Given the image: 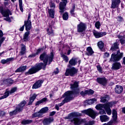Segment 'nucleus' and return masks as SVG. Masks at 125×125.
Returning <instances> with one entry per match:
<instances>
[{"label":"nucleus","instance_id":"10","mask_svg":"<svg viewBox=\"0 0 125 125\" xmlns=\"http://www.w3.org/2000/svg\"><path fill=\"white\" fill-rule=\"evenodd\" d=\"M31 13H29L28 16L27 20L24 21L23 25L25 27L26 31H30L32 29V22H31Z\"/></svg>","mask_w":125,"mask_h":125},{"label":"nucleus","instance_id":"47","mask_svg":"<svg viewBox=\"0 0 125 125\" xmlns=\"http://www.w3.org/2000/svg\"><path fill=\"white\" fill-rule=\"evenodd\" d=\"M100 22L99 21H97L95 23V26L97 29H99L100 28Z\"/></svg>","mask_w":125,"mask_h":125},{"label":"nucleus","instance_id":"58","mask_svg":"<svg viewBox=\"0 0 125 125\" xmlns=\"http://www.w3.org/2000/svg\"><path fill=\"white\" fill-rule=\"evenodd\" d=\"M25 28V26L23 25L22 26H21V27H20V28L19 29L20 31L21 32H23V31H24V28Z\"/></svg>","mask_w":125,"mask_h":125},{"label":"nucleus","instance_id":"37","mask_svg":"<svg viewBox=\"0 0 125 125\" xmlns=\"http://www.w3.org/2000/svg\"><path fill=\"white\" fill-rule=\"evenodd\" d=\"M42 114L39 111V112H36L32 114V118L34 119V118H37L38 117H42Z\"/></svg>","mask_w":125,"mask_h":125},{"label":"nucleus","instance_id":"34","mask_svg":"<svg viewBox=\"0 0 125 125\" xmlns=\"http://www.w3.org/2000/svg\"><path fill=\"white\" fill-rule=\"evenodd\" d=\"M86 50L88 52L87 53V55L91 56L94 53V52L92 50V48H91V47H88L86 49Z\"/></svg>","mask_w":125,"mask_h":125},{"label":"nucleus","instance_id":"40","mask_svg":"<svg viewBox=\"0 0 125 125\" xmlns=\"http://www.w3.org/2000/svg\"><path fill=\"white\" fill-rule=\"evenodd\" d=\"M33 122L32 120H23L21 122L22 125H29Z\"/></svg>","mask_w":125,"mask_h":125},{"label":"nucleus","instance_id":"17","mask_svg":"<svg viewBox=\"0 0 125 125\" xmlns=\"http://www.w3.org/2000/svg\"><path fill=\"white\" fill-rule=\"evenodd\" d=\"M93 33L96 39H99V38H102V37H104V36H106V35H107V33L106 32H99L95 30H94L93 31Z\"/></svg>","mask_w":125,"mask_h":125},{"label":"nucleus","instance_id":"4","mask_svg":"<svg viewBox=\"0 0 125 125\" xmlns=\"http://www.w3.org/2000/svg\"><path fill=\"white\" fill-rule=\"evenodd\" d=\"M26 103L27 102L25 101L21 102L16 107L15 110L10 112V116H14V115H16V114H18V113H20V112L22 111L23 110V107L26 105Z\"/></svg>","mask_w":125,"mask_h":125},{"label":"nucleus","instance_id":"48","mask_svg":"<svg viewBox=\"0 0 125 125\" xmlns=\"http://www.w3.org/2000/svg\"><path fill=\"white\" fill-rule=\"evenodd\" d=\"M117 103V102L116 101H111L110 102V107H113L114 105H116V104Z\"/></svg>","mask_w":125,"mask_h":125},{"label":"nucleus","instance_id":"21","mask_svg":"<svg viewBox=\"0 0 125 125\" xmlns=\"http://www.w3.org/2000/svg\"><path fill=\"white\" fill-rule=\"evenodd\" d=\"M76 64H77V59L75 58H72L69 61V64L67 65V67L68 68H70L71 66H76Z\"/></svg>","mask_w":125,"mask_h":125},{"label":"nucleus","instance_id":"28","mask_svg":"<svg viewBox=\"0 0 125 125\" xmlns=\"http://www.w3.org/2000/svg\"><path fill=\"white\" fill-rule=\"evenodd\" d=\"M13 60H14V58H10L6 60H2L0 62L1 64H6V63H9L10 61H13Z\"/></svg>","mask_w":125,"mask_h":125},{"label":"nucleus","instance_id":"22","mask_svg":"<svg viewBox=\"0 0 125 125\" xmlns=\"http://www.w3.org/2000/svg\"><path fill=\"white\" fill-rule=\"evenodd\" d=\"M119 45H120V44H119V43H118V42H114L111 46V48H110V50H111V51L113 52L115 51L116 50H118V49H119Z\"/></svg>","mask_w":125,"mask_h":125},{"label":"nucleus","instance_id":"31","mask_svg":"<svg viewBox=\"0 0 125 125\" xmlns=\"http://www.w3.org/2000/svg\"><path fill=\"white\" fill-rule=\"evenodd\" d=\"M100 118L102 123H103V122H108V121H109V117H107L106 115L100 116Z\"/></svg>","mask_w":125,"mask_h":125},{"label":"nucleus","instance_id":"43","mask_svg":"<svg viewBox=\"0 0 125 125\" xmlns=\"http://www.w3.org/2000/svg\"><path fill=\"white\" fill-rule=\"evenodd\" d=\"M76 8V6L73 5L72 8L70 10V14L73 15V16L75 15V9Z\"/></svg>","mask_w":125,"mask_h":125},{"label":"nucleus","instance_id":"6","mask_svg":"<svg viewBox=\"0 0 125 125\" xmlns=\"http://www.w3.org/2000/svg\"><path fill=\"white\" fill-rule=\"evenodd\" d=\"M78 73V69L74 67H72L70 68H67L66 69L65 76L70 77H74L75 75H77Z\"/></svg>","mask_w":125,"mask_h":125},{"label":"nucleus","instance_id":"7","mask_svg":"<svg viewBox=\"0 0 125 125\" xmlns=\"http://www.w3.org/2000/svg\"><path fill=\"white\" fill-rule=\"evenodd\" d=\"M117 123H118V112L117 110L113 109L111 120L110 121V125H115Z\"/></svg>","mask_w":125,"mask_h":125},{"label":"nucleus","instance_id":"15","mask_svg":"<svg viewBox=\"0 0 125 125\" xmlns=\"http://www.w3.org/2000/svg\"><path fill=\"white\" fill-rule=\"evenodd\" d=\"M114 63L112 64L111 69L114 70V71H118L122 68V64L121 62H113Z\"/></svg>","mask_w":125,"mask_h":125},{"label":"nucleus","instance_id":"33","mask_svg":"<svg viewBox=\"0 0 125 125\" xmlns=\"http://www.w3.org/2000/svg\"><path fill=\"white\" fill-rule=\"evenodd\" d=\"M29 35H30V32L27 31L25 33L23 38L24 42H28L29 40Z\"/></svg>","mask_w":125,"mask_h":125},{"label":"nucleus","instance_id":"35","mask_svg":"<svg viewBox=\"0 0 125 125\" xmlns=\"http://www.w3.org/2000/svg\"><path fill=\"white\" fill-rule=\"evenodd\" d=\"M48 12L49 14L50 17L54 18V9H50L48 10Z\"/></svg>","mask_w":125,"mask_h":125},{"label":"nucleus","instance_id":"39","mask_svg":"<svg viewBox=\"0 0 125 125\" xmlns=\"http://www.w3.org/2000/svg\"><path fill=\"white\" fill-rule=\"evenodd\" d=\"M62 18L63 20H68V19L69 18V15L68 14V13L65 12L62 15Z\"/></svg>","mask_w":125,"mask_h":125},{"label":"nucleus","instance_id":"63","mask_svg":"<svg viewBox=\"0 0 125 125\" xmlns=\"http://www.w3.org/2000/svg\"><path fill=\"white\" fill-rule=\"evenodd\" d=\"M3 36V33L2 32V31L0 30V38H1Z\"/></svg>","mask_w":125,"mask_h":125},{"label":"nucleus","instance_id":"8","mask_svg":"<svg viewBox=\"0 0 125 125\" xmlns=\"http://www.w3.org/2000/svg\"><path fill=\"white\" fill-rule=\"evenodd\" d=\"M122 58H123V54L117 55L116 53H113L111 54L110 61V62H119L121 61Z\"/></svg>","mask_w":125,"mask_h":125},{"label":"nucleus","instance_id":"30","mask_svg":"<svg viewBox=\"0 0 125 125\" xmlns=\"http://www.w3.org/2000/svg\"><path fill=\"white\" fill-rule=\"evenodd\" d=\"M36 98L37 95H36V94H33L32 96L29 99V102L28 103V105H32V104L34 102V101L36 99Z\"/></svg>","mask_w":125,"mask_h":125},{"label":"nucleus","instance_id":"53","mask_svg":"<svg viewBox=\"0 0 125 125\" xmlns=\"http://www.w3.org/2000/svg\"><path fill=\"white\" fill-rule=\"evenodd\" d=\"M5 115V112L4 111H0V117H3Z\"/></svg>","mask_w":125,"mask_h":125},{"label":"nucleus","instance_id":"12","mask_svg":"<svg viewBox=\"0 0 125 125\" xmlns=\"http://www.w3.org/2000/svg\"><path fill=\"white\" fill-rule=\"evenodd\" d=\"M62 2H61L59 4L60 12L61 14L63 13L66 10V5L68 3L67 0H61Z\"/></svg>","mask_w":125,"mask_h":125},{"label":"nucleus","instance_id":"64","mask_svg":"<svg viewBox=\"0 0 125 125\" xmlns=\"http://www.w3.org/2000/svg\"><path fill=\"white\" fill-rule=\"evenodd\" d=\"M4 20H5L6 21H10V18L9 17H7V18L4 19Z\"/></svg>","mask_w":125,"mask_h":125},{"label":"nucleus","instance_id":"19","mask_svg":"<svg viewBox=\"0 0 125 125\" xmlns=\"http://www.w3.org/2000/svg\"><path fill=\"white\" fill-rule=\"evenodd\" d=\"M124 91V87L120 85H116L115 87V92L117 94H121Z\"/></svg>","mask_w":125,"mask_h":125},{"label":"nucleus","instance_id":"23","mask_svg":"<svg viewBox=\"0 0 125 125\" xmlns=\"http://www.w3.org/2000/svg\"><path fill=\"white\" fill-rule=\"evenodd\" d=\"M21 51L20 52V55H24L26 53V45L24 44L21 43Z\"/></svg>","mask_w":125,"mask_h":125},{"label":"nucleus","instance_id":"5","mask_svg":"<svg viewBox=\"0 0 125 125\" xmlns=\"http://www.w3.org/2000/svg\"><path fill=\"white\" fill-rule=\"evenodd\" d=\"M95 108L97 110H103L105 109L107 114L110 115V103H108L105 104H98L96 106Z\"/></svg>","mask_w":125,"mask_h":125},{"label":"nucleus","instance_id":"55","mask_svg":"<svg viewBox=\"0 0 125 125\" xmlns=\"http://www.w3.org/2000/svg\"><path fill=\"white\" fill-rule=\"evenodd\" d=\"M4 40H5V38H2L0 40V46H1V43H2V42H3V41H4Z\"/></svg>","mask_w":125,"mask_h":125},{"label":"nucleus","instance_id":"36","mask_svg":"<svg viewBox=\"0 0 125 125\" xmlns=\"http://www.w3.org/2000/svg\"><path fill=\"white\" fill-rule=\"evenodd\" d=\"M97 101V100L95 98H93L90 100H88L86 101V103L88 104V105H91V104H93V103H94V102H96Z\"/></svg>","mask_w":125,"mask_h":125},{"label":"nucleus","instance_id":"32","mask_svg":"<svg viewBox=\"0 0 125 125\" xmlns=\"http://www.w3.org/2000/svg\"><path fill=\"white\" fill-rule=\"evenodd\" d=\"M98 46L102 51H104V43L102 41H100L98 43Z\"/></svg>","mask_w":125,"mask_h":125},{"label":"nucleus","instance_id":"38","mask_svg":"<svg viewBox=\"0 0 125 125\" xmlns=\"http://www.w3.org/2000/svg\"><path fill=\"white\" fill-rule=\"evenodd\" d=\"M47 111H48V107H44L42 108L41 110H40V113H41V114H44L45 113H46V112H47Z\"/></svg>","mask_w":125,"mask_h":125},{"label":"nucleus","instance_id":"51","mask_svg":"<svg viewBox=\"0 0 125 125\" xmlns=\"http://www.w3.org/2000/svg\"><path fill=\"white\" fill-rule=\"evenodd\" d=\"M81 95H82V96H85V95H86L87 94V93L86 92V90H85L84 91H82L80 93Z\"/></svg>","mask_w":125,"mask_h":125},{"label":"nucleus","instance_id":"59","mask_svg":"<svg viewBox=\"0 0 125 125\" xmlns=\"http://www.w3.org/2000/svg\"><path fill=\"white\" fill-rule=\"evenodd\" d=\"M118 19H119V22H122V21H123L124 19H123V17H122V16H119L118 17Z\"/></svg>","mask_w":125,"mask_h":125},{"label":"nucleus","instance_id":"45","mask_svg":"<svg viewBox=\"0 0 125 125\" xmlns=\"http://www.w3.org/2000/svg\"><path fill=\"white\" fill-rule=\"evenodd\" d=\"M50 7L52 8L51 9H55V4L54 3L52 2V1H51L50 2Z\"/></svg>","mask_w":125,"mask_h":125},{"label":"nucleus","instance_id":"14","mask_svg":"<svg viewBox=\"0 0 125 125\" xmlns=\"http://www.w3.org/2000/svg\"><path fill=\"white\" fill-rule=\"evenodd\" d=\"M85 29H86V25L84 23L81 22L77 26V32H78V33H83V32H84Z\"/></svg>","mask_w":125,"mask_h":125},{"label":"nucleus","instance_id":"3","mask_svg":"<svg viewBox=\"0 0 125 125\" xmlns=\"http://www.w3.org/2000/svg\"><path fill=\"white\" fill-rule=\"evenodd\" d=\"M72 92L67 91L64 94V97H65L64 99L62 101V103H60L58 104L59 107H61V106H63L65 103H67V102H69V101H71V100H73V94Z\"/></svg>","mask_w":125,"mask_h":125},{"label":"nucleus","instance_id":"26","mask_svg":"<svg viewBox=\"0 0 125 125\" xmlns=\"http://www.w3.org/2000/svg\"><path fill=\"white\" fill-rule=\"evenodd\" d=\"M78 116V113L76 112H73L69 114L67 117H66V119H78L76 117Z\"/></svg>","mask_w":125,"mask_h":125},{"label":"nucleus","instance_id":"16","mask_svg":"<svg viewBox=\"0 0 125 125\" xmlns=\"http://www.w3.org/2000/svg\"><path fill=\"white\" fill-rule=\"evenodd\" d=\"M107 79L105 78H97L96 79V82L99 83L100 84H102V85L105 86L107 84Z\"/></svg>","mask_w":125,"mask_h":125},{"label":"nucleus","instance_id":"50","mask_svg":"<svg viewBox=\"0 0 125 125\" xmlns=\"http://www.w3.org/2000/svg\"><path fill=\"white\" fill-rule=\"evenodd\" d=\"M97 70L100 73H102V67L100 65L97 66Z\"/></svg>","mask_w":125,"mask_h":125},{"label":"nucleus","instance_id":"24","mask_svg":"<svg viewBox=\"0 0 125 125\" xmlns=\"http://www.w3.org/2000/svg\"><path fill=\"white\" fill-rule=\"evenodd\" d=\"M52 26H53V24H52V25L49 24V28L47 29V34L49 36H54V32L52 29Z\"/></svg>","mask_w":125,"mask_h":125},{"label":"nucleus","instance_id":"2","mask_svg":"<svg viewBox=\"0 0 125 125\" xmlns=\"http://www.w3.org/2000/svg\"><path fill=\"white\" fill-rule=\"evenodd\" d=\"M79 82L75 81L73 84H70V88L73 91H67L70 92L69 94H73V99H74V98H75L76 96L80 94V89L78 88V87H79Z\"/></svg>","mask_w":125,"mask_h":125},{"label":"nucleus","instance_id":"18","mask_svg":"<svg viewBox=\"0 0 125 125\" xmlns=\"http://www.w3.org/2000/svg\"><path fill=\"white\" fill-rule=\"evenodd\" d=\"M42 83H43V80H40L37 81L32 86L33 89H37V88L41 87Z\"/></svg>","mask_w":125,"mask_h":125},{"label":"nucleus","instance_id":"46","mask_svg":"<svg viewBox=\"0 0 125 125\" xmlns=\"http://www.w3.org/2000/svg\"><path fill=\"white\" fill-rule=\"evenodd\" d=\"M86 91L87 92V94H93V93H94V91L92 89L87 90Z\"/></svg>","mask_w":125,"mask_h":125},{"label":"nucleus","instance_id":"11","mask_svg":"<svg viewBox=\"0 0 125 125\" xmlns=\"http://www.w3.org/2000/svg\"><path fill=\"white\" fill-rule=\"evenodd\" d=\"M0 13L3 17H9V15H12L9 9H4L2 6L0 7Z\"/></svg>","mask_w":125,"mask_h":125},{"label":"nucleus","instance_id":"62","mask_svg":"<svg viewBox=\"0 0 125 125\" xmlns=\"http://www.w3.org/2000/svg\"><path fill=\"white\" fill-rule=\"evenodd\" d=\"M56 113V112H55V111H52V112H51L50 113V116H54V115H55Z\"/></svg>","mask_w":125,"mask_h":125},{"label":"nucleus","instance_id":"42","mask_svg":"<svg viewBox=\"0 0 125 125\" xmlns=\"http://www.w3.org/2000/svg\"><path fill=\"white\" fill-rule=\"evenodd\" d=\"M20 9L23 12V6H22V0H19Z\"/></svg>","mask_w":125,"mask_h":125},{"label":"nucleus","instance_id":"1","mask_svg":"<svg viewBox=\"0 0 125 125\" xmlns=\"http://www.w3.org/2000/svg\"><path fill=\"white\" fill-rule=\"evenodd\" d=\"M53 53H51L50 55H48L46 53H43L40 56V60L43 61V63L40 62L38 64L35 66L32 67L29 69L28 72L25 73V75L28 76V75H33V74H36L37 72H39L40 70H42V68H44L46 67L47 65V62H48V64H50L53 60Z\"/></svg>","mask_w":125,"mask_h":125},{"label":"nucleus","instance_id":"25","mask_svg":"<svg viewBox=\"0 0 125 125\" xmlns=\"http://www.w3.org/2000/svg\"><path fill=\"white\" fill-rule=\"evenodd\" d=\"M53 121L54 120H53V118H46L44 119V121H43V124L44 125H48L50 124H51V123H52Z\"/></svg>","mask_w":125,"mask_h":125},{"label":"nucleus","instance_id":"54","mask_svg":"<svg viewBox=\"0 0 125 125\" xmlns=\"http://www.w3.org/2000/svg\"><path fill=\"white\" fill-rule=\"evenodd\" d=\"M42 48H39V49H37V51L35 53L36 54V55H38V54H39V53H41V51H42Z\"/></svg>","mask_w":125,"mask_h":125},{"label":"nucleus","instance_id":"29","mask_svg":"<svg viewBox=\"0 0 125 125\" xmlns=\"http://www.w3.org/2000/svg\"><path fill=\"white\" fill-rule=\"evenodd\" d=\"M109 100V96H105L101 98V102L102 103H107Z\"/></svg>","mask_w":125,"mask_h":125},{"label":"nucleus","instance_id":"57","mask_svg":"<svg viewBox=\"0 0 125 125\" xmlns=\"http://www.w3.org/2000/svg\"><path fill=\"white\" fill-rule=\"evenodd\" d=\"M8 83L12 84V83H14V81H13V80H12V79H9L8 80Z\"/></svg>","mask_w":125,"mask_h":125},{"label":"nucleus","instance_id":"56","mask_svg":"<svg viewBox=\"0 0 125 125\" xmlns=\"http://www.w3.org/2000/svg\"><path fill=\"white\" fill-rule=\"evenodd\" d=\"M109 56H110V54H109V53L105 52L104 53V57H105L106 58L107 57H109Z\"/></svg>","mask_w":125,"mask_h":125},{"label":"nucleus","instance_id":"61","mask_svg":"<svg viewBox=\"0 0 125 125\" xmlns=\"http://www.w3.org/2000/svg\"><path fill=\"white\" fill-rule=\"evenodd\" d=\"M37 56V54H36V53H35V54H32L29 55V57H31V58H32V57H35V56Z\"/></svg>","mask_w":125,"mask_h":125},{"label":"nucleus","instance_id":"49","mask_svg":"<svg viewBox=\"0 0 125 125\" xmlns=\"http://www.w3.org/2000/svg\"><path fill=\"white\" fill-rule=\"evenodd\" d=\"M99 114H100V115H104V114H106V112H105V110H104L103 109H101L100 110Z\"/></svg>","mask_w":125,"mask_h":125},{"label":"nucleus","instance_id":"13","mask_svg":"<svg viewBox=\"0 0 125 125\" xmlns=\"http://www.w3.org/2000/svg\"><path fill=\"white\" fill-rule=\"evenodd\" d=\"M17 88L14 87L12 88L10 90V91H8V89H6L5 92L4 93V95L1 97H0V100H1V99H4V98H6L7 97H8L9 96V93L10 94H12V93H14V92L17 90Z\"/></svg>","mask_w":125,"mask_h":125},{"label":"nucleus","instance_id":"60","mask_svg":"<svg viewBox=\"0 0 125 125\" xmlns=\"http://www.w3.org/2000/svg\"><path fill=\"white\" fill-rule=\"evenodd\" d=\"M40 104H42V102L40 101H38L36 103V105L38 106L39 105H40Z\"/></svg>","mask_w":125,"mask_h":125},{"label":"nucleus","instance_id":"27","mask_svg":"<svg viewBox=\"0 0 125 125\" xmlns=\"http://www.w3.org/2000/svg\"><path fill=\"white\" fill-rule=\"evenodd\" d=\"M26 68L27 66L20 67L19 68L15 70V73H21V72H24V71L26 70Z\"/></svg>","mask_w":125,"mask_h":125},{"label":"nucleus","instance_id":"52","mask_svg":"<svg viewBox=\"0 0 125 125\" xmlns=\"http://www.w3.org/2000/svg\"><path fill=\"white\" fill-rule=\"evenodd\" d=\"M40 101H41V103H43L44 102H46V101H47V98H44L42 99L41 100H40Z\"/></svg>","mask_w":125,"mask_h":125},{"label":"nucleus","instance_id":"9","mask_svg":"<svg viewBox=\"0 0 125 125\" xmlns=\"http://www.w3.org/2000/svg\"><path fill=\"white\" fill-rule=\"evenodd\" d=\"M83 113H84V114H85L86 115H88V116H89V117H91V118L92 119H95L96 115H98V113H97L91 108H89L87 110H83Z\"/></svg>","mask_w":125,"mask_h":125},{"label":"nucleus","instance_id":"41","mask_svg":"<svg viewBox=\"0 0 125 125\" xmlns=\"http://www.w3.org/2000/svg\"><path fill=\"white\" fill-rule=\"evenodd\" d=\"M62 57L63 59V60L66 62V63H67L68 61H69V58L68 57L64 54L62 55Z\"/></svg>","mask_w":125,"mask_h":125},{"label":"nucleus","instance_id":"44","mask_svg":"<svg viewBox=\"0 0 125 125\" xmlns=\"http://www.w3.org/2000/svg\"><path fill=\"white\" fill-rule=\"evenodd\" d=\"M114 53H116L117 55H120V54H122V57L124 56V53L122 52L121 53V51H120V48H119L118 50L117 51L115 50V52Z\"/></svg>","mask_w":125,"mask_h":125},{"label":"nucleus","instance_id":"20","mask_svg":"<svg viewBox=\"0 0 125 125\" xmlns=\"http://www.w3.org/2000/svg\"><path fill=\"white\" fill-rule=\"evenodd\" d=\"M112 4L111 8H117L119 7V5H120V3H121V0H112Z\"/></svg>","mask_w":125,"mask_h":125}]
</instances>
